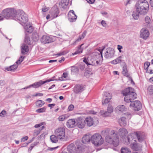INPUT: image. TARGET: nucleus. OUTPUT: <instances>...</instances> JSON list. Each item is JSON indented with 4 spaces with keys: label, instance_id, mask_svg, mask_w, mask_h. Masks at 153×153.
<instances>
[{
    "label": "nucleus",
    "instance_id": "nucleus-1",
    "mask_svg": "<svg viewBox=\"0 0 153 153\" xmlns=\"http://www.w3.org/2000/svg\"><path fill=\"white\" fill-rule=\"evenodd\" d=\"M122 94L125 96V101L127 102H131L132 100L137 97L134 88L131 87L128 88L122 91Z\"/></svg>",
    "mask_w": 153,
    "mask_h": 153
},
{
    "label": "nucleus",
    "instance_id": "nucleus-2",
    "mask_svg": "<svg viewBox=\"0 0 153 153\" xmlns=\"http://www.w3.org/2000/svg\"><path fill=\"white\" fill-rule=\"evenodd\" d=\"M135 9L143 14L146 15L149 10V4L146 0H138L137 2L135 5Z\"/></svg>",
    "mask_w": 153,
    "mask_h": 153
},
{
    "label": "nucleus",
    "instance_id": "nucleus-3",
    "mask_svg": "<svg viewBox=\"0 0 153 153\" xmlns=\"http://www.w3.org/2000/svg\"><path fill=\"white\" fill-rule=\"evenodd\" d=\"M105 141L107 143L112 144L114 146H117L119 143V139L117 133L114 130L111 131L110 135L106 137Z\"/></svg>",
    "mask_w": 153,
    "mask_h": 153
},
{
    "label": "nucleus",
    "instance_id": "nucleus-4",
    "mask_svg": "<svg viewBox=\"0 0 153 153\" xmlns=\"http://www.w3.org/2000/svg\"><path fill=\"white\" fill-rule=\"evenodd\" d=\"M18 12V10L13 8H7L3 10L1 14L7 19L13 18L15 20Z\"/></svg>",
    "mask_w": 153,
    "mask_h": 153
},
{
    "label": "nucleus",
    "instance_id": "nucleus-5",
    "mask_svg": "<svg viewBox=\"0 0 153 153\" xmlns=\"http://www.w3.org/2000/svg\"><path fill=\"white\" fill-rule=\"evenodd\" d=\"M15 20L21 24H25L28 20L27 15L22 10H18V12Z\"/></svg>",
    "mask_w": 153,
    "mask_h": 153
},
{
    "label": "nucleus",
    "instance_id": "nucleus-6",
    "mask_svg": "<svg viewBox=\"0 0 153 153\" xmlns=\"http://www.w3.org/2000/svg\"><path fill=\"white\" fill-rule=\"evenodd\" d=\"M91 140L92 143L96 146H100L103 142V139L101 135L97 133L94 134L91 137Z\"/></svg>",
    "mask_w": 153,
    "mask_h": 153
},
{
    "label": "nucleus",
    "instance_id": "nucleus-7",
    "mask_svg": "<svg viewBox=\"0 0 153 153\" xmlns=\"http://www.w3.org/2000/svg\"><path fill=\"white\" fill-rule=\"evenodd\" d=\"M54 78L55 76H53L51 79H50L44 81H42L41 80H39L38 82H35L28 86L24 88L21 89V90H22L23 89H26L31 87H33L35 88H38L44 84L50 81H53L54 80Z\"/></svg>",
    "mask_w": 153,
    "mask_h": 153
},
{
    "label": "nucleus",
    "instance_id": "nucleus-8",
    "mask_svg": "<svg viewBox=\"0 0 153 153\" xmlns=\"http://www.w3.org/2000/svg\"><path fill=\"white\" fill-rule=\"evenodd\" d=\"M55 134L58 139L62 141L65 140V128L63 127H61L56 129L55 131Z\"/></svg>",
    "mask_w": 153,
    "mask_h": 153
},
{
    "label": "nucleus",
    "instance_id": "nucleus-9",
    "mask_svg": "<svg viewBox=\"0 0 153 153\" xmlns=\"http://www.w3.org/2000/svg\"><path fill=\"white\" fill-rule=\"evenodd\" d=\"M69 2V0H61L56 4V6L59 9L62 10L67 7Z\"/></svg>",
    "mask_w": 153,
    "mask_h": 153
},
{
    "label": "nucleus",
    "instance_id": "nucleus-10",
    "mask_svg": "<svg viewBox=\"0 0 153 153\" xmlns=\"http://www.w3.org/2000/svg\"><path fill=\"white\" fill-rule=\"evenodd\" d=\"M130 107L133 108L135 111H139L142 108V105L140 102L138 100L132 101L130 105Z\"/></svg>",
    "mask_w": 153,
    "mask_h": 153
},
{
    "label": "nucleus",
    "instance_id": "nucleus-11",
    "mask_svg": "<svg viewBox=\"0 0 153 153\" xmlns=\"http://www.w3.org/2000/svg\"><path fill=\"white\" fill-rule=\"evenodd\" d=\"M114 54V49L109 48L106 49L104 56L106 59H110L113 57Z\"/></svg>",
    "mask_w": 153,
    "mask_h": 153
},
{
    "label": "nucleus",
    "instance_id": "nucleus-12",
    "mask_svg": "<svg viewBox=\"0 0 153 153\" xmlns=\"http://www.w3.org/2000/svg\"><path fill=\"white\" fill-rule=\"evenodd\" d=\"M53 41L52 37L45 35L43 36L41 39V42L45 44L49 43Z\"/></svg>",
    "mask_w": 153,
    "mask_h": 153
},
{
    "label": "nucleus",
    "instance_id": "nucleus-13",
    "mask_svg": "<svg viewBox=\"0 0 153 153\" xmlns=\"http://www.w3.org/2000/svg\"><path fill=\"white\" fill-rule=\"evenodd\" d=\"M85 124V120L82 118L81 117H79L76 119V126H77L79 128H83Z\"/></svg>",
    "mask_w": 153,
    "mask_h": 153
},
{
    "label": "nucleus",
    "instance_id": "nucleus-14",
    "mask_svg": "<svg viewBox=\"0 0 153 153\" xmlns=\"http://www.w3.org/2000/svg\"><path fill=\"white\" fill-rule=\"evenodd\" d=\"M59 8L56 5L53 6L51 9L50 13L53 18L57 17L59 14Z\"/></svg>",
    "mask_w": 153,
    "mask_h": 153
},
{
    "label": "nucleus",
    "instance_id": "nucleus-15",
    "mask_svg": "<svg viewBox=\"0 0 153 153\" xmlns=\"http://www.w3.org/2000/svg\"><path fill=\"white\" fill-rule=\"evenodd\" d=\"M68 17L69 20L71 22L75 21L77 19V16L75 14L74 11L73 10H70L69 12Z\"/></svg>",
    "mask_w": 153,
    "mask_h": 153
},
{
    "label": "nucleus",
    "instance_id": "nucleus-16",
    "mask_svg": "<svg viewBox=\"0 0 153 153\" xmlns=\"http://www.w3.org/2000/svg\"><path fill=\"white\" fill-rule=\"evenodd\" d=\"M149 33L146 28H143L141 30L140 32V36L141 38L146 39L149 36Z\"/></svg>",
    "mask_w": 153,
    "mask_h": 153
},
{
    "label": "nucleus",
    "instance_id": "nucleus-17",
    "mask_svg": "<svg viewBox=\"0 0 153 153\" xmlns=\"http://www.w3.org/2000/svg\"><path fill=\"white\" fill-rule=\"evenodd\" d=\"M135 134L139 142H141L144 140L145 136L144 133L140 131H137L135 133Z\"/></svg>",
    "mask_w": 153,
    "mask_h": 153
},
{
    "label": "nucleus",
    "instance_id": "nucleus-18",
    "mask_svg": "<svg viewBox=\"0 0 153 153\" xmlns=\"http://www.w3.org/2000/svg\"><path fill=\"white\" fill-rule=\"evenodd\" d=\"M66 126L68 128H73L76 126V119H71L68 120L66 123Z\"/></svg>",
    "mask_w": 153,
    "mask_h": 153
},
{
    "label": "nucleus",
    "instance_id": "nucleus-19",
    "mask_svg": "<svg viewBox=\"0 0 153 153\" xmlns=\"http://www.w3.org/2000/svg\"><path fill=\"white\" fill-rule=\"evenodd\" d=\"M128 133L127 130L124 128H120L119 130V134L121 137L124 139Z\"/></svg>",
    "mask_w": 153,
    "mask_h": 153
},
{
    "label": "nucleus",
    "instance_id": "nucleus-20",
    "mask_svg": "<svg viewBox=\"0 0 153 153\" xmlns=\"http://www.w3.org/2000/svg\"><path fill=\"white\" fill-rule=\"evenodd\" d=\"M131 147L133 150L137 151L141 149V146L140 145L137 143L135 140L134 142L132 144H131Z\"/></svg>",
    "mask_w": 153,
    "mask_h": 153
},
{
    "label": "nucleus",
    "instance_id": "nucleus-21",
    "mask_svg": "<svg viewBox=\"0 0 153 153\" xmlns=\"http://www.w3.org/2000/svg\"><path fill=\"white\" fill-rule=\"evenodd\" d=\"M67 149L69 153H76V147L73 143L69 145L68 146Z\"/></svg>",
    "mask_w": 153,
    "mask_h": 153
},
{
    "label": "nucleus",
    "instance_id": "nucleus-22",
    "mask_svg": "<svg viewBox=\"0 0 153 153\" xmlns=\"http://www.w3.org/2000/svg\"><path fill=\"white\" fill-rule=\"evenodd\" d=\"M85 124L89 127L91 126L94 124V120L93 118L90 117H86L85 119Z\"/></svg>",
    "mask_w": 153,
    "mask_h": 153
},
{
    "label": "nucleus",
    "instance_id": "nucleus-23",
    "mask_svg": "<svg viewBox=\"0 0 153 153\" xmlns=\"http://www.w3.org/2000/svg\"><path fill=\"white\" fill-rule=\"evenodd\" d=\"M21 48V53L22 54H25L28 52V47L25 44H22Z\"/></svg>",
    "mask_w": 153,
    "mask_h": 153
},
{
    "label": "nucleus",
    "instance_id": "nucleus-24",
    "mask_svg": "<svg viewBox=\"0 0 153 153\" xmlns=\"http://www.w3.org/2000/svg\"><path fill=\"white\" fill-rule=\"evenodd\" d=\"M126 108L124 105H120L117 106L115 109V110L117 112L121 113L124 111H126Z\"/></svg>",
    "mask_w": 153,
    "mask_h": 153
},
{
    "label": "nucleus",
    "instance_id": "nucleus-25",
    "mask_svg": "<svg viewBox=\"0 0 153 153\" xmlns=\"http://www.w3.org/2000/svg\"><path fill=\"white\" fill-rule=\"evenodd\" d=\"M83 86L79 84H77L75 86L74 91L76 94L82 92L83 91Z\"/></svg>",
    "mask_w": 153,
    "mask_h": 153
},
{
    "label": "nucleus",
    "instance_id": "nucleus-26",
    "mask_svg": "<svg viewBox=\"0 0 153 153\" xmlns=\"http://www.w3.org/2000/svg\"><path fill=\"white\" fill-rule=\"evenodd\" d=\"M143 15V14L140 12L139 11L136 9L133 12L132 14V16L135 19H138L139 17V15Z\"/></svg>",
    "mask_w": 153,
    "mask_h": 153
},
{
    "label": "nucleus",
    "instance_id": "nucleus-27",
    "mask_svg": "<svg viewBox=\"0 0 153 153\" xmlns=\"http://www.w3.org/2000/svg\"><path fill=\"white\" fill-rule=\"evenodd\" d=\"M126 117H122L119 120V124L121 126H125L126 125L127 123Z\"/></svg>",
    "mask_w": 153,
    "mask_h": 153
},
{
    "label": "nucleus",
    "instance_id": "nucleus-28",
    "mask_svg": "<svg viewBox=\"0 0 153 153\" xmlns=\"http://www.w3.org/2000/svg\"><path fill=\"white\" fill-rule=\"evenodd\" d=\"M91 137L90 135H86L83 137L82 139V142L84 144H86L89 142L91 140Z\"/></svg>",
    "mask_w": 153,
    "mask_h": 153
},
{
    "label": "nucleus",
    "instance_id": "nucleus-29",
    "mask_svg": "<svg viewBox=\"0 0 153 153\" xmlns=\"http://www.w3.org/2000/svg\"><path fill=\"white\" fill-rule=\"evenodd\" d=\"M86 33L87 31L86 30H85L81 35H80L79 36L78 38L75 41L74 43V44H76V43L80 41L82 39H83L86 36Z\"/></svg>",
    "mask_w": 153,
    "mask_h": 153
},
{
    "label": "nucleus",
    "instance_id": "nucleus-30",
    "mask_svg": "<svg viewBox=\"0 0 153 153\" xmlns=\"http://www.w3.org/2000/svg\"><path fill=\"white\" fill-rule=\"evenodd\" d=\"M123 58L122 56H120L116 59L111 61V63L112 64L115 65L122 62L121 59Z\"/></svg>",
    "mask_w": 153,
    "mask_h": 153
},
{
    "label": "nucleus",
    "instance_id": "nucleus-31",
    "mask_svg": "<svg viewBox=\"0 0 153 153\" xmlns=\"http://www.w3.org/2000/svg\"><path fill=\"white\" fill-rule=\"evenodd\" d=\"M25 28V34L27 33H31L33 30V27L30 25H29L28 26H26Z\"/></svg>",
    "mask_w": 153,
    "mask_h": 153
},
{
    "label": "nucleus",
    "instance_id": "nucleus-32",
    "mask_svg": "<svg viewBox=\"0 0 153 153\" xmlns=\"http://www.w3.org/2000/svg\"><path fill=\"white\" fill-rule=\"evenodd\" d=\"M83 44H81L78 47L76 51L75 52L73 53V55L77 54H79L82 52L83 51V48H82V46L83 45Z\"/></svg>",
    "mask_w": 153,
    "mask_h": 153
},
{
    "label": "nucleus",
    "instance_id": "nucleus-33",
    "mask_svg": "<svg viewBox=\"0 0 153 153\" xmlns=\"http://www.w3.org/2000/svg\"><path fill=\"white\" fill-rule=\"evenodd\" d=\"M122 73L124 75L127 77H128L129 76V75L128 72L127 66L125 64L123 67Z\"/></svg>",
    "mask_w": 153,
    "mask_h": 153
},
{
    "label": "nucleus",
    "instance_id": "nucleus-34",
    "mask_svg": "<svg viewBox=\"0 0 153 153\" xmlns=\"http://www.w3.org/2000/svg\"><path fill=\"white\" fill-rule=\"evenodd\" d=\"M32 38L33 40L35 42L37 41L39 39V35L36 32L33 33L32 35Z\"/></svg>",
    "mask_w": 153,
    "mask_h": 153
},
{
    "label": "nucleus",
    "instance_id": "nucleus-35",
    "mask_svg": "<svg viewBox=\"0 0 153 153\" xmlns=\"http://www.w3.org/2000/svg\"><path fill=\"white\" fill-rule=\"evenodd\" d=\"M45 128V127L44 126H42V127L40 129H39L38 130H35L34 131L33 135L34 137H36L37 135H39V133L41 131V130H43Z\"/></svg>",
    "mask_w": 153,
    "mask_h": 153
},
{
    "label": "nucleus",
    "instance_id": "nucleus-36",
    "mask_svg": "<svg viewBox=\"0 0 153 153\" xmlns=\"http://www.w3.org/2000/svg\"><path fill=\"white\" fill-rule=\"evenodd\" d=\"M18 65L14 64L10 66L9 67L7 68L6 69L8 71H13L16 69L18 67Z\"/></svg>",
    "mask_w": 153,
    "mask_h": 153
},
{
    "label": "nucleus",
    "instance_id": "nucleus-37",
    "mask_svg": "<svg viewBox=\"0 0 153 153\" xmlns=\"http://www.w3.org/2000/svg\"><path fill=\"white\" fill-rule=\"evenodd\" d=\"M45 102L41 100H38L36 102V106L38 107H41L43 105L45 104Z\"/></svg>",
    "mask_w": 153,
    "mask_h": 153
},
{
    "label": "nucleus",
    "instance_id": "nucleus-38",
    "mask_svg": "<svg viewBox=\"0 0 153 153\" xmlns=\"http://www.w3.org/2000/svg\"><path fill=\"white\" fill-rule=\"evenodd\" d=\"M25 42L28 45H30L31 44L30 36L27 33H26L25 37Z\"/></svg>",
    "mask_w": 153,
    "mask_h": 153
},
{
    "label": "nucleus",
    "instance_id": "nucleus-39",
    "mask_svg": "<svg viewBox=\"0 0 153 153\" xmlns=\"http://www.w3.org/2000/svg\"><path fill=\"white\" fill-rule=\"evenodd\" d=\"M50 139L51 141L53 143H56L58 139L57 137L55 135H52L50 136Z\"/></svg>",
    "mask_w": 153,
    "mask_h": 153
},
{
    "label": "nucleus",
    "instance_id": "nucleus-40",
    "mask_svg": "<svg viewBox=\"0 0 153 153\" xmlns=\"http://www.w3.org/2000/svg\"><path fill=\"white\" fill-rule=\"evenodd\" d=\"M68 117V115L64 114L59 116L58 119L59 121H62L67 119Z\"/></svg>",
    "mask_w": 153,
    "mask_h": 153
},
{
    "label": "nucleus",
    "instance_id": "nucleus-41",
    "mask_svg": "<svg viewBox=\"0 0 153 153\" xmlns=\"http://www.w3.org/2000/svg\"><path fill=\"white\" fill-rule=\"evenodd\" d=\"M100 114L103 117L108 116L111 114L110 112H109L108 111H105L103 110L100 111Z\"/></svg>",
    "mask_w": 153,
    "mask_h": 153
},
{
    "label": "nucleus",
    "instance_id": "nucleus-42",
    "mask_svg": "<svg viewBox=\"0 0 153 153\" xmlns=\"http://www.w3.org/2000/svg\"><path fill=\"white\" fill-rule=\"evenodd\" d=\"M145 21L147 24V27H149L150 24L151 23V21L150 18L148 16H146L145 18Z\"/></svg>",
    "mask_w": 153,
    "mask_h": 153
},
{
    "label": "nucleus",
    "instance_id": "nucleus-43",
    "mask_svg": "<svg viewBox=\"0 0 153 153\" xmlns=\"http://www.w3.org/2000/svg\"><path fill=\"white\" fill-rule=\"evenodd\" d=\"M71 69V74H74L76 73H77L78 71L79 70L78 68L75 66H72Z\"/></svg>",
    "mask_w": 153,
    "mask_h": 153
},
{
    "label": "nucleus",
    "instance_id": "nucleus-44",
    "mask_svg": "<svg viewBox=\"0 0 153 153\" xmlns=\"http://www.w3.org/2000/svg\"><path fill=\"white\" fill-rule=\"evenodd\" d=\"M121 153H130L131 151L127 148H122L121 149Z\"/></svg>",
    "mask_w": 153,
    "mask_h": 153
},
{
    "label": "nucleus",
    "instance_id": "nucleus-45",
    "mask_svg": "<svg viewBox=\"0 0 153 153\" xmlns=\"http://www.w3.org/2000/svg\"><path fill=\"white\" fill-rule=\"evenodd\" d=\"M46 109V107H44L42 108H40L37 109L36 110V111L38 113H42L44 112L45 111Z\"/></svg>",
    "mask_w": 153,
    "mask_h": 153
},
{
    "label": "nucleus",
    "instance_id": "nucleus-46",
    "mask_svg": "<svg viewBox=\"0 0 153 153\" xmlns=\"http://www.w3.org/2000/svg\"><path fill=\"white\" fill-rule=\"evenodd\" d=\"M24 58V56H21L20 57L19 59L16 62V63L18 65V64H20L21 63V62H22L23 61Z\"/></svg>",
    "mask_w": 153,
    "mask_h": 153
},
{
    "label": "nucleus",
    "instance_id": "nucleus-47",
    "mask_svg": "<svg viewBox=\"0 0 153 153\" xmlns=\"http://www.w3.org/2000/svg\"><path fill=\"white\" fill-rule=\"evenodd\" d=\"M68 74L67 73L64 72L62 75L61 77L59 78V80H63V78H66L68 76Z\"/></svg>",
    "mask_w": 153,
    "mask_h": 153
},
{
    "label": "nucleus",
    "instance_id": "nucleus-48",
    "mask_svg": "<svg viewBox=\"0 0 153 153\" xmlns=\"http://www.w3.org/2000/svg\"><path fill=\"white\" fill-rule=\"evenodd\" d=\"M150 63L149 62H146L144 64V68L147 70H148L149 67L150 65Z\"/></svg>",
    "mask_w": 153,
    "mask_h": 153
},
{
    "label": "nucleus",
    "instance_id": "nucleus-49",
    "mask_svg": "<svg viewBox=\"0 0 153 153\" xmlns=\"http://www.w3.org/2000/svg\"><path fill=\"white\" fill-rule=\"evenodd\" d=\"M107 111L111 113L113 111V107L111 105H108V107Z\"/></svg>",
    "mask_w": 153,
    "mask_h": 153
},
{
    "label": "nucleus",
    "instance_id": "nucleus-50",
    "mask_svg": "<svg viewBox=\"0 0 153 153\" xmlns=\"http://www.w3.org/2000/svg\"><path fill=\"white\" fill-rule=\"evenodd\" d=\"M111 98H106L102 102V104L104 105L105 104L108 103L110 100Z\"/></svg>",
    "mask_w": 153,
    "mask_h": 153
},
{
    "label": "nucleus",
    "instance_id": "nucleus-51",
    "mask_svg": "<svg viewBox=\"0 0 153 153\" xmlns=\"http://www.w3.org/2000/svg\"><path fill=\"white\" fill-rule=\"evenodd\" d=\"M104 96H105L107 98H111V95L110 93L108 92H105L104 93Z\"/></svg>",
    "mask_w": 153,
    "mask_h": 153
},
{
    "label": "nucleus",
    "instance_id": "nucleus-52",
    "mask_svg": "<svg viewBox=\"0 0 153 153\" xmlns=\"http://www.w3.org/2000/svg\"><path fill=\"white\" fill-rule=\"evenodd\" d=\"M125 116L126 117V118L128 119H130L131 117V115L129 112H127L125 114Z\"/></svg>",
    "mask_w": 153,
    "mask_h": 153
},
{
    "label": "nucleus",
    "instance_id": "nucleus-53",
    "mask_svg": "<svg viewBox=\"0 0 153 153\" xmlns=\"http://www.w3.org/2000/svg\"><path fill=\"white\" fill-rule=\"evenodd\" d=\"M83 61L87 65L88 67H90L89 66V65H91V64H92V63H91L88 62V59H87L85 57L84 58Z\"/></svg>",
    "mask_w": 153,
    "mask_h": 153
},
{
    "label": "nucleus",
    "instance_id": "nucleus-54",
    "mask_svg": "<svg viewBox=\"0 0 153 153\" xmlns=\"http://www.w3.org/2000/svg\"><path fill=\"white\" fill-rule=\"evenodd\" d=\"M148 90L149 92H150L151 93H152L153 92V85H151L149 86Z\"/></svg>",
    "mask_w": 153,
    "mask_h": 153
},
{
    "label": "nucleus",
    "instance_id": "nucleus-55",
    "mask_svg": "<svg viewBox=\"0 0 153 153\" xmlns=\"http://www.w3.org/2000/svg\"><path fill=\"white\" fill-rule=\"evenodd\" d=\"M92 66H97L98 65L100 64V60H97L96 61V63H94L93 62H92Z\"/></svg>",
    "mask_w": 153,
    "mask_h": 153
},
{
    "label": "nucleus",
    "instance_id": "nucleus-56",
    "mask_svg": "<svg viewBox=\"0 0 153 153\" xmlns=\"http://www.w3.org/2000/svg\"><path fill=\"white\" fill-rule=\"evenodd\" d=\"M45 124V122L40 123L39 124H36L34 126V127L35 128H38L40 126H42Z\"/></svg>",
    "mask_w": 153,
    "mask_h": 153
},
{
    "label": "nucleus",
    "instance_id": "nucleus-57",
    "mask_svg": "<svg viewBox=\"0 0 153 153\" xmlns=\"http://www.w3.org/2000/svg\"><path fill=\"white\" fill-rule=\"evenodd\" d=\"M74 105L72 104H71L69 106L68 109L69 111H72L74 109Z\"/></svg>",
    "mask_w": 153,
    "mask_h": 153
},
{
    "label": "nucleus",
    "instance_id": "nucleus-58",
    "mask_svg": "<svg viewBox=\"0 0 153 153\" xmlns=\"http://www.w3.org/2000/svg\"><path fill=\"white\" fill-rule=\"evenodd\" d=\"M28 137L27 136H26L22 138H21V142H24L27 140L28 139Z\"/></svg>",
    "mask_w": 153,
    "mask_h": 153
},
{
    "label": "nucleus",
    "instance_id": "nucleus-59",
    "mask_svg": "<svg viewBox=\"0 0 153 153\" xmlns=\"http://www.w3.org/2000/svg\"><path fill=\"white\" fill-rule=\"evenodd\" d=\"M6 114V111L4 110H3L0 113V116L1 117H4V115Z\"/></svg>",
    "mask_w": 153,
    "mask_h": 153
},
{
    "label": "nucleus",
    "instance_id": "nucleus-60",
    "mask_svg": "<svg viewBox=\"0 0 153 153\" xmlns=\"http://www.w3.org/2000/svg\"><path fill=\"white\" fill-rule=\"evenodd\" d=\"M104 132L105 133V135H106L108 134L109 132V130L108 128L106 129L104 131H102V133Z\"/></svg>",
    "mask_w": 153,
    "mask_h": 153
},
{
    "label": "nucleus",
    "instance_id": "nucleus-61",
    "mask_svg": "<svg viewBox=\"0 0 153 153\" xmlns=\"http://www.w3.org/2000/svg\"><path fill=\"white\" fill-rule=\"evenodd\" d=\"M101 24L104 27H106L107 25L105 21L102 20L101 22Z\"/></svg>",
    "mask_w": 153,
    "mask_h": 153
},
{
    "label": "nucleus",
    "instance_id": "nucleus-62",
    "mask_svg": "<svg viewBox=\"0 0 153 153\" xmlns=\"http://www.w3.org/2000/svg\"><path fill=\"white\" fill-rule=\"evenodd\" d=\"M39 144V143L38 142L36 141L32 143L31 145L33 146L34 147L38 145Z\"/></svg>",
    "mask_w": 153,
    "mask_h": 153
},
{
    "label": "nucleus",
    "instance_id": "nucleus-63",
    "mask_svg": "<svg viewBox=\"0 0 153 153\" xmlns=\"http://www.w3.org/2000/svg\"><path fill=\"white\" fill-rule=\"evenodd\" d=\"M123 47L122 46H121L120 45H117V49L119 50L120 52H122L121 49Z\"/></svg>",
    "mask_w": 153,
    "mask_h": 153
},
{
    "label": "nucleus",
    "instance_id": "nucleus-64",
    "mask_svg": "<svg viewBox=\"0 0 153 153\" xmlns=\"http://www.w3.org/2000/svg\"><path fill=\"white\" fill-rule=\"evenodd\" d=\"M49 9L48 7H45L42 9V12H45L47 11Z\"/></svg>",
    "mask_w": 153,
    "mask_h": 153
}]
</instances>
